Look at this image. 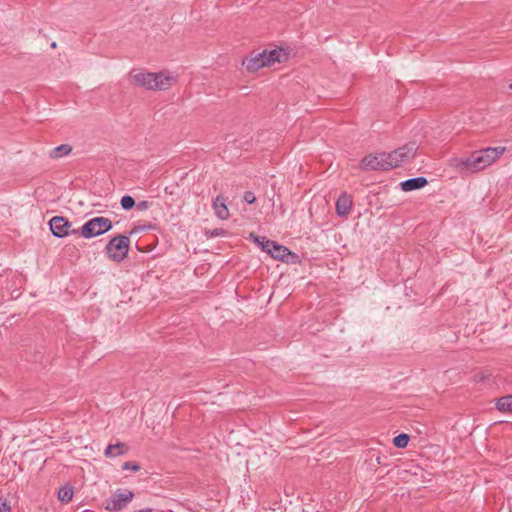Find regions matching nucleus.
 I'll return each instance as SVG.
<instances>
[{"instance_id":"f257e3e1","label":"nucleus","mask_w":512,"mask_h":512,"mask_svg":"<svg viewBox=\"0 0 512 512\" xmlns=\"http://www.w3.org/2000/svg\"><path fill=\"white\" fill-rule=\"evenodd\" d=\"M133 80L148 90H167L176 82V77L166 72H140L133 76Z\"/></svg>"},{"instance_id":"f03ea898","label":"nucleus","mask_w":512,"mask_h":512,"mask_svg":"<svg viewBox=\"0 0 512 512\" xmlns=\"http://www.w3.org/2000/svg\"><path fill=\"white\" fill-rule=\"evenodd\" d=\"M249 238L256 243L262 251L266 252L276 260L289 262L287 259L288 257H296V254L291 252L287 247L269 240L264 236H258L254 233H250Z\"/></svg>"},{"instance_id":"7ed1b4c3","label":"nucleus","mask_w":512,"mask_h":512,"mask_svg":"<svg viewBox=\"0 0 512 512\" xmlns=\"http://www.w3.org/2000/svg\"><path fill=\"white\" fill-rule=\"evenodd\" d=\"M113 227L112 221L103 216H97L86 221L80 228L79 234L85 239H91L110 231Z\"/></svg>"},{"instance_id":"20e7f679","label":"nucleus","mask_w":512,"mask_h":512,"mask_svg":"<svg viewBox=\"0 0 512 512\" xmlns=\"http://www.w3.org/2000/svg\"><path fill=\"white\" fill-rule=\"evenodd\" d=\"M130 239L125 235H118L109 240L105 250L109 259L115 262L123 261L128 254Z\"/></svg>"},{"instance_id":"39448f33","label":"nucleus","mask_w":512,"mask_h":512,"mask_svg":"<svg viewBox=\"0 0 512 512\" xmlns=\"http://www.w3.org/2000/svg\"><path fill=\"white\" fill-rule=\"evenodd\" d=\"M505 151L504 147H487L471 153L476 171H481L493 164Z\"/></svg>"},{"instance_id":"423d86ee","label":"nucleus","mask_w":512,"mask_h":512,"mask_svg":"<svg viewBox=\"0 0 512 512\" xmlns=\"http://www.w3.org/2000/svg\"><path fill=\"white\" fill-rule=\"evenodd\" d=\"M135 497V493L129 489H117L105 500L104 508L110 512H118L125 509Z\"/></svg>"},{"instance_id":"0eeeda50","label":"nucleus","mask_w":512,"mask_h":512,"mask_svg":"<svg viewBox=\"0 0 512 512\" xmlns=\"http://www.w3.org/2000/svg\"><path fill=\"white\" fill-rule=\"evenodd\" d=\"M416 152L417 146L414 142L407 143L394 151L388 152L387 157L389 158L388 162H390L391 169L398 168L414 158Z\"/></svg>"},{"instance_id":"6e6552de","label":"nucleus","mask_w":512,"mask_h":512,"mask_svg":"<svg viewBox=\"0 0 512 512\" xmlns=\"http://www.w3.org/2000/svg\"><path fill=\"white\" fill-rule=\"evenodd\" d=\"M387 152L372 153L361 160V167L365 170L387 171L391 169Z\"/></svg>"},{"instance_id":"1a4fd4ad","label":"nucleus","mask_w":512,"mask_h":512,"mask_svg":"<svg viewBox=\"0 0 512 512\" xmlns=\"http://www.w3.org/2000/svg\"><path fill=\"white\" fill-rule=\"evenodd\" d=\"M71 223L63 216H54L49 221L50 231L57 238H64L68 235H78L79 229H71Z\"/></svg>"},{"instance_id":"9d476101","label":"nucleus","mask_w":512,"mask_h":512,"mask_svg":"<svg viewBox=\"0 0 512 512\" xmlns=\"http://www.w3.org/2000/svg\"><path fill=\"white\" fill-rule=\"evenodd\" d=\"M449 165L460 174L477 172L471 154L468 157H453L449 160Z\"/></svg>"},{"instance_id":"9b49d317","label":"nucleus","mask_w":512,"mask_h":512,"mask_svg":"<svg viewBox=\"0 0 512 512\" xmlns=\"http://www.w3.org/2000/svg\"><path fill=\"white\" fill-rule=\"evenodd\" d=\"M243 65L249 72L258 71L260 68L266 67L267 62L265 59L264 51L257 53L249 58L243 60Z\"/></svg>"},{"instance_id":"f8f14e48","label":"nucleus","mask_w":512,"mask_h":512,"mask_svg":"<svg viewBox=\"0 0 512 512\" xmlns=\"http://www.w3.org/2000/svg\"><path fill=\"white\" fill-rule=\"evenodd\" d=\"M336 213L339 217H346L352 208V198L346 192L340 194L336 201Z\"/></svg>"},{"instance_id":"ddd939ff","label":"nucleus","mask_w":512,"mask_h":512,"mask_svg":"<svg viewBox=\"0 0 512 512\" xmlns=\"http://www.w3.org/2000/svg\"><path fill=\"white\" fill-rule=\"evenodd\" d=\"M428 184V180L426 177L419 176L414 178H409L407 180L401 181L399 186L405 192H410L414 190L421 189Z\"/></svg>"},{"instance_id":"4468645a","label":"nucleus","mask_w":512,"mask_h":512,"mask_svg":"<svg viewBox=\"0 0 512 512\" xmlns=\"http://www.w3.org/2000/svg\"><path fill=\"white\" fill-rule=\"evenodd\" d=\"M212 207H213L215 214L218 218H220L222 220H226L229 218V216H230L229 210L225 203V198L222 195H218L214 199V201L212 203Z\"/></svg>"},{"instance_id":"2eb2a0df","label":"nucleus","mask_w":512,"mask_h":512,"mask_svg":"<svg viewBox=\"0 0 512 512\" xmlns=\"http://www.w3.org/2000/svg\"><path fill=\"white\" fill-rule=\"evenodd\" d=\"M128 451V445L124 442H119L116 444H109L104 451V455L106 457L112 458L116 456L125 455Z\"/></svg>"},{"instance_id":"dca6fc26","label":"nucleus","mask_w":512,"mask_h":512,"mask_svg":"<svg viewBox=\"0 0 512 512\" xmlns=\"http://www.w3.org/2000/svg\"><path fill=\"white\" fill-rule=\"evenodd\" d=\"M71 151H72V147L69 144H61V145L53 148L50 151L49 155L53 159H58V158H61L63 156L70 154Z\"/></svg>"},{"instance_id":"f3484780","label":"nucleus","mask_w":512,"mask_h":512,"mask_svg":"<svg viewBox=\"0 0 512 512\" xmlns=\"http://www.w3.org/2000/svg\"><path fill=\"white\" fill-rule=\"evenodd\" d=\"M496 408L500 412H512V395L500 397L496 402Z\"/></svg>"},{"instance_id":"a211bd4d","label":"nucleus","mask_w":512,"mask_h":512,"mask_svg":"<svg viewBox=\"0 0 512 512\" xmlns=\"http://www.w3.org/2000/svg\"><path fill=\"white\" fill-rule=\"evenodd\" d=\"M74 490L72 486H62L58 491V499L63 503H68L72 500Z\"/></svg>"},{"instance_id":"6ab92c4d","label":"nucleus","mask_w":512,"mask_h":512,"mask_svg":"<svg viewBox=\"0 0 512 512\" xmlns=\"http://www.w3.org/2000/svg\"><path fill=\"white\" fill-rule=\"evenodd\" d=\"M264 53H265V59H266V62H267V66H271L273 65L274 63L276 62H280V54H281V50H276V49H273V50H263Z\"/></svg>"},{"instance_id":"aec40b11","label":"nucleus","mask_w":512,"mask_h":512,"mask_svg":"<svg viewBox=\"0 0 512 512\" xmlns=\"http://www.w3.org/2000/svg\"><path fill=\"white\" fill-rule=\"evenodd\" d=\"M410 437L406 433H401L394 437L393 444L397 448H405L409 443Z\"/></svg>"},{"instance_id":"412c9836","label":"nucleus","mask_w":512,"mask_h":512,"mask_svg":"<svg viewBox=\"0 0 512 512\" xmlns=\"http://www.w3.org/2000/svg\"><path fill=\"white\" fill-rule=\"evenodd\" d=\"M120 204L122 209L128 211L131 210L136 205V202L132 196L124 195L120 200Z\"/></svg>"},{"instance_id":"4be33fe9","label":"nucleus","mask_w":512,"mask_h":512,"mask_svg":"<svg viewBox=\"0 0 512 512\" xmlns=\"http://www.w3.org/2000/svg\"><path fill=\"white\" fill-rule=\"evenodd\" d=\"M140 469L141 467L137 462L127 461L122 464V470H131L133 472H138Z\"/></svg>"},{"instance_id":"5701e85b","label":"nucleus","mask_w":512,"mask_h":512,"mask_svg":"<svg viewBox=\"0 0 512 512\" xmlns=\"http://www.w3.org/2000/svg\"><path fill=\"white\" fill-rule=\"evenodd\" d=\"M0 512H11V506L8 499L0 498Z\"/></svg>"},{"instance_id":"b1692460","label":"nucleus","mask_w":512,"mask_h":512,"mask_svg":"<svg viewBox=\"0 0 512 512\" xmlns=\"http://www.w3.org/2000/svg\"><path fill=\"white\" fill-rule=\"evenodd\" d=\"M243 200L247 204H253L256 201V197L252 191H246V192H244Z\"/></svg>"},{"instance_id":"393cba45","label":"nucleus","mask_w":512,"mask_h":512,"mask_svg":"<svg viewBox=\"0 0 512 512\" xmlns=\"http://www.w3.org/2000/svg\"><path fill=\"white\" fill-rule=\"evenodd\" d=\"M135 206L138 208V210L144 211V210H147L149 208L150 203L148 201H146V200H143V201H140V202L136 203Z\"/></svg>"},{"instance_id":"a878e982","label":"nucleus","mask_w":512,"mask_h":512,"mask_svg":"<svg viewBox=\"0 0 512 512\" xmlns=\"http://www.w3.org/2000/svg\"><path fill=\"white\" fill-rule=\"evenodd\" d=\"M222 234H223V230L222 229H215L211 233L212 236H219V235H222Z\"/></svg>"},{"instance_id":"bb28decb","label":"nucleus","mask_w":512,"mask_h":512,"mask_svg":"<svg viewBox=\"0 0 512 512\" xmlns=\"http://www.w3.org/2000/svg\"><path fill=\"white\" fill-rule=\"evenodd\" d=\"M135 512H152V508H143V509L137 510Z\"/></svg>"},{"instance_id":"cd10ccee","label":"nucleus","mask_w":512,"mask_h":512,"mask_svg":"<svg viewBox=\"0 0 512 512\" xmlns=\"http://www.w3.org/2000/svg\"><path fill=\"white\" fill-rule=\"evenodd\" d=\"M51 47H52V48H55V47H56V42H52V43H51Z\"/></svg>"},{"instance_id":"c85d7f7f","label":"nucleus","mask_w":512,"mask_h":512,"mask_svg":"<svg viewBox=\"0 0 512 512\" xmlns=\"http://www.w3.org/2000/svg\"><path fill=\"white\" fill-rule=\"evenodd\" d=\"M509 89H511V90H512V83L509 85Z\"/></svg>"}]
</instances>
